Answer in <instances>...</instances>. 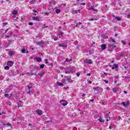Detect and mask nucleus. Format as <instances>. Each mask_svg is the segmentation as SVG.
Wrapping results in <instances>:
<instances>
[{
	"instance_id": "f257e3e1",
	"label": "nucleus",
	"mask_w": 130,
	"mask_h": 130,
	"mask_svg": "<svg viewBox=\"0 0 130 130\" xmlns=\"http://www.w3.org/2000/svg\"><path fill=\"white\" fill-rule=\"evenodd\" d=\"M65 71V74H71L75 72V67H69L68 68H63Z\"/></svg>"
},
{
	"instance_id": "f03ea898",
	"label": "nucleus",
	"mask_w": 130,
	"mask_h": 130,
	"mask_svg": "<svg viewBox=\"0 0 130 130\" xmlns=\"http://www.w3.org/2000/svg\"><path fill=\"white\" fill-rule=\"evenodd\" d=\"M72 77H64L62 80V83L63 84H67L68 83H72Z\"/></svg>"
},
{
	"instance_id": "7ed1b4c3",
	"label": "nucleus",
	"mask_w": 130,
	"mask_h": 130,
	"mask_svg": "<svg viewBox=\"0 0 130 130\" xmlns=\"http://www.w3.org/2000/svg\"><path fill=\"white\" fill-rule=\"evenodd\" d=\"M84 62L85 63H88V64H92V63H93V62H92V60L90 59H86L84 61Z\"/></svg>"
},
{
	"instance_id": "20e7f679",
	"label": "nucleus",
	"mask_w": 130,
	"mask_h": 130,
	"mask_svg": "<svg viewBox=\"0 0 130 130\" xmlns=\"http://www.w3.org/2000/svg\"><path fill=\"white\" fill-rule=\"evenodd\" d=\"M60 102L61 105H62L63 106H67V105H68V102L65 100H61Z\"/></svg>"
},
{
	"instance_id": "39448f33",
	"label": "nucleus",
	"mask_w": 130,
	"mask_h": 130,
	"mask_svg": "<svg viewBox=\"0 0 130 130\" xmlns=\"http://www.w3.org/2000/svg\"><path fill=\"white\" fill-rule=\"evenodd\" d=\"M13 65H14V61H8L7 62V66H8V67H10V68L13 67Z\"/></svg>"
},
{
	"instance_id": "423d86ee",
	"label": "nucleus",
	"mask_w": 130,
	"mask_h": 130,
	"mask_svg": "<svg viewBox=\"0 0 130 130\" xmlns=\"http://www.w3.org/2000/svg\"><path fill=\"white\" fill-rule=\"evenodd\" d=\"M15 53H16V52L14 51L10 50L9 52H8V55H9V56H13V55H14Z\"/></svg>"
},
{
	"instance_id": "0eeeda50",
	"label": "nucleus",
	"mask_w": 130,
	"mask_h": 130,
	"mask_svg": "<svg viewBox=\"0 0 130 130\" xmlns=\"http://www.w3.org/2000/svg\"><path fill=\"white\" fill-rule=\"evenodd\" d=\"M54 10L55 11L56 14H59V13L61 12V11L60 10V8H59L55 7Z\"/></svg>"
},
{
	"instance_id": "6e6552de",
	"label": "nucleus",
	"mask_w": 130,
	"mask_h": 130,
	"mask_svg": "<svg viewBox=\"0 0 130 130\" xmlns=\"http://www.w3.org/2000/svg\"><path fill=\"white\" fill-rule=\"evenodd\" d=\"M58 46H59V47H64V48H66L68 46L67 45V44L64 43V44H59Z\"/></svg>"
},
{
	"instance_id": "1a4fd4ad",
	"label": "nucleus",
	"mask_w": 130,
	"mask_h": 130,
	"mask_svg": "<svg viewBox=\"0 0 130 130\" xmlns=\"http://www.w3.org/2000/svg\"><path fill=\"white\" fill-rule=\"evenodd\" d=\"M37 44H38V45H40V46H44V43H43V42L41 41V42H37Z\"/></svg>"
},
{
	"instance_id": "9d476101",
	"label": "nucleus",
	"mask_w": 130,
	"mask_h": 130,
	"mask_svg": "<svg viewBox=\"0 0 130 130\" xmlns=\"http://www.w3.org/2000/svg\"><path fill=\"white\" fill-rule=\"evenodd\" d=\"M32 20H34V21H37L38 22H39V21H40L39 16H36V17H32Z\"/></svg>"
},
{
	"instance_id": "9b49d317",
	"label": "nucleus",
	"mask_w": 130,
	"mask_h": 130,
	"mask_svg": "<svg viewBox=\"0 0 130 130\" xmlns=\"http://www.w3.org/2000/svg\"><path fill=\"white\" fill-rule=\"evenodd\" d=\"M37 113H38V115H42V110L40 109L37 110Z\"/></svg>"
},
{
	"instance_id": "f8f14e48",
	"label": "nucleus",
	"mask_w": 130,
	"mask_h": 130,
	"mask_svg": "<svg viewBox=\"0 0 130 130\" xmlns=\"http://www.w3.org/2000/svg\"><path fill=\"white\" fill-rule=\"evenodd\" d=\"M35 59H36V61H38V62H40V61H41V58L39 57H35Z\"/></svg>"
},
{
	"instance_id": "ddd939ff",
	"label": "nucleus",
	"mask_w": 130,
	"mask_h": 130,
	"mask_svg": "<svg viewBox=\"0 0 130 130\" xmlns=\"http://www.w3.org/2000/svg\"><path fill=\"white\" fill-rule=\"evenodd\" d=\"M117 68H118V65L117 64H114L112 70H115V69H117Z\"/></svg>"
},
{
	"instance_id": "4468645a",
	"label": "nucleus",
	"mask_w": 130,
	"mask_h": 130,
	"mask_svg": "<svg viewBox=\"0 0 130 130\" xmlns=\"http://www.w3.org/2000/svg\"><path fill=\"white\" fill-rule=\"evenodd\" d=\"M57 86L58 87H61V86H63V84H62V83L61 82H57Z\"/></svg>"
},
{
	"instance_id": "2eb2a0df",
	"label": "nucleus",
	"mask_w": 130,
	"mask_h": 130,
	"mask_svg": "<svg viewBox=\"0 0 130 130\" xmlns=\"http://www.w3.org/2000/svg\"><path fill=\"white\" fill-rule=\"evenodd\" d=\"M121 104L123 105L124 107H126V106H128V105H129V103H126V104H125L124 102H122Z\"/></svg>"
},
{
	"instance_id": "dca6fc26",
	"label": "nucleus",
	"mask_w": 130,
	"mask_h": 130,
	"mask_svg": "<svg viewBox=\"0 0 130 130\" xmlns=\"http://www.w3.org/2000/svg\"><path fill=\"white\" fill-rule=\"evenodd\" d=\"M12 15H17L18 14V11L17 10H14L12 11L11 12Z\"/></svg>"
},
{
	"instance_id": "f3484780",
	"label": "nucleus",
	"mask_w": 130,
	"mask_h": 130,
	"mask_svg": "<svg viewBox=\"0 0 130 130\" xmlns=\"http://www.w3.org/2000/svg\"><path fill=\"white\" fill-rule=\"evenodd\" d=\"M101 47H102V50H104V49H106V45L103 44L102 45Z\"/></svg>"
},
{
	"instance_id": "a211bd4d",
	"label": "nucleus",
	"mask_w": 130,
	"mask_h": 130,
	"mask_svg": "<svg viewBox=\"0 0 130 130\" xmlns=\"http://www.w3.org/2000/svg\"><path fill=\"white\" fill-rule=\"evenodd\" d=\"M91 10H92V11H94V12H97V10L95 9H94L93 7L88 8V11H91Z\"/></svg>"
},
{
	"instance_id": "6ab92c4d",
	"label": "nucleus",
	"mask_w": 130,
	"mask_h": 130,
	"mask_svg": "<svg viewBox=\"0 0 130 130\" xmlns=\"http://www.w3.org/2000/svg\"><path fill=\"white\" fill-rule=\"evenodd\" d=\"M27 87L28 88V91H27V93L31 95V93L30 92V89H31V86L30 85H27Z\"/></svg>"
},
{
	"instance_id": "aec40b11",
	"label": "nucleus",
	"mask_w": 130,
	"mask_h": 130,
	"mask_svg": "<svg viewBox=\"0 0 130 130\" xmlns=\"http://www.w3.org/2000/svg\"><path fill=\"white\" fill-rule=\"evenodd\" d=\"M112 90L114 92V93H116V92L118 91V89L116 88H113Z\"/></svg>"
},
{
	"instance_id": "412c9836",
	"label": "nucleus",
	"mask_w": 130,
	"mask_h": 130,
	"mask_svg": "<svg viewBox=\"0 0 130 130\" xmlns=\"http://www.w3.org/2000/svg\"><path fill=\"white\" fill-rule=\"evenodd\" d=\"M45 74V73L44 72H40L39 73V76H40V77H43V76H44Z\"/></svg>"
},
{
	"instance_id": "4be33fe9",
	"label": "nucleus",
	"mask_w": 130,
	"mask_h": 130,
	"mask_svg": "<svg viewBox=\"0 0 130 130\" xmlns=\"http://www.w3.org/2000/svg\"><path fill=\"white\" fill-rule=\"evenodd\" d=\"M72 13L73 14H78V13L81 12H80V10H73Z\"/></svg>"
},
{
	"instance_id": "5701e85b",
	"label": "nucleus",
	"mask_w": 130,
	"mask_h": 130,
	"mask_svg": "<svg viewBox=\"0 0 130 130\" xmlns=\"http://www.w3.org/2000/svg\"><path fill=\"white\" fill-rule=\"evenodd\" d=\"M99 89H100V87L99 86H97V87L93 88V90L94 91H98V90H99Z\"/></svg>"
},
{
	"instance_id": "b1692460",
	"label": "nucleus",
	"mask_w": 130,
	"mask_h": 130,
	"mask_svg": "<svg viewBox=\"0 0 130 130\" xmlns=\"http://www.w3.org/2000/svg\"><path fill=\"white\" fill-rule=\"evenodd\" d=\"M110 47H112V48H115L116 47V46L115 45H112L111 43V44H110Z\"/></svg>"
},
{
	"instance_id": "393cba45",
	"label": "nucleus",
	"mask_w": 130,
	"mask_h": 130,
	"mask_svg": "<svg viewBox=\"0 0 130 130\" xmlns=\"http://www.w3.org/2000/svg\"><path fill=\"white\" fill-rule=\"evenodd\" d=\"M102 38H103V39H108V37H107V36H106V35H103Z\"/></svg>"
},
{
	"instance_id": "a878e982",
	"label": "nucleus",
	"mask_w": 130,
	"mask_h": 130,
	"mask_svg": "<svg viewBox=\"0 0 130 130\" xmlns=\"http://www.w3.org/2000/svg\"><path fill=\"white\" fill-rule=\"evenodd\" d=\"M66 61H67V62H71V61H72V59L67 58L66 60Z\"/></svg>"
},
{
	"instance_id": "bb28decb",
	"label": "nucleus",
	"mask_w": 130,
	"mask_h": 130,
	"mask_svg": "<svg viewBox=\"0 0 130 130\" xmlns=\"http://www.w3.org/2000/svg\"><path fill=\"white\" fill-rule=\"evenodd\" d=\"M5 70H10V67L9 66H6L5 68H4Z\"/></svg>"
},
{
	"instance_id": "cd10ccee",
	"label": "nucleus",
	"mask_w": 130,
	"mask_h": 130,
	"mask_svg": "<svg viewBox=\"0 0 130 130\" xmlns=\"http://www.w3.org/2000/svg\"><path fill=\"white\" fill-rule=\"evenodd\" d=\"M34 3H35V0H31L29 4L30 5H32V4H34Z\"/></svg>"
},
{
	"instance_id": "c85d7f7f",
	"label": "nucleus",
	"mask_w": 130,
	"mask_h": 130,
	"mask_svg": "<svg viewBox=\"0 0 130 130\" xmlns=\"http://www.w3.org/2000/svg\"><path fill=\"white\" fill-rule=\"evenodd\" d=\"M99 121H100V122H104V121H103V119H102V118H100L99 119Z\"/></svg>"
},
{
	"instance_id": "c756f323",
	"label": "nucleus",
	"mask_w": 130,
	"mask_h": 130,
	"mask_svg": "<svg viewBox=\"0 0 130 130\" xmlns=\"http://www.w3.org/2000/svg\"><path fill=\"white\" fill-rule=\"evenodd\" d=\"M44 67H45L44 64H41L40 66L41 69H44Z\"/></svg>"
},
{
	"instance_id": "7c9ffc66",
	"label": "nucleus",
	"mask_w": 130,
	"mask_h": 130,
	"mask_svg": "<svg viewBox=\"0 0 130 130\" xmlns=\"http://www.w3.org/2000/svg\"><path fill=\"white\" fill-rule=\"evenodd\" d=\"M116 19L117 21H120L121 20V18L119 17H116Z\"/></svg>"
},
{
	"instance_id": "2f4dec72",
	"label": "nucleus",
	"mask_w": 130,
	"mask_h": 130,
	"mask_svg": "<svg viewBox=\"0 0 130 130\" xmlns=\"http://www.w3.org/2000/svg\"><path fill=\"white\" fill-rule=\"evenodd\" d=\"M22 53H25L26 52V50L25 49H23L21 50Z\"/></svg>"
},
{
	"instance_id": "473e14b6",
	"label": "nucleus",
	"mask_w": 130,
	"mask_h": 130,
	"mask_svg": "<svg viewBox=\"0 0 130 130\" xmlns=\"http://www.w3.org/2000/svg\"><path fill=\"white\" fill-rule=\"evenodd\" d=\"M4 96L6 98H9V94H5Z\"/></svg>"
},
{
	"instance_id": "72a5a7b5",
	"label": "nucleus",
	"mask_w": 130,
	"mask_h": 130,
	"mask_svg": "<svg viewBox=\"0 0 130 130\" xmlns=\"http://www.w3.org/2000/svg\"><path fill=\"white\" fill-rule=\"evenodd\" d=\"M122 43L124 45H125V44H126V42L123 41H121Z\"/></svg>"
},
{
	"instance_id": "f704fd0d",
	"label": "nucleus",
	"mask_w": 130,
	"mask_h": 130,
	"mask_svg": "<svg viewBox=\"0 0 130 130\" xmlns=\"http://www.w3.org/2000/svg\"><path fill=\"white\" fill-rule=\"evenodd\" d=\"M63 89H64V90H68V89H69V86L64 87Z\"/></svg>"
},
{
	"instance_id": "c9c22d12",
	"label": "nucleus",
	"mask_w": 130,
	"mask_h": 130,
	"mask_svg": "<svg viewBox=\"0 0 130 130\" xmlns=\"http://www.w3.org/2000/svg\"><path fill=\"white\" fill-rule=\"evenodd\" d=\"M28 25H29V26H32L33 25V23L32 22H29Z\"/></svg>"
},
{
	"instance_id": "e433bc0d",
	"label": "nucleus",
	"mask_w": 130,
	"mask_h": 130,
	"mask_svg": "<svg viewBox=\"0 0 130 130\" xmlns=\"http://www.w3.org/2000/svg\"><path fill=\"white\" fill-rule=\"evenodd\" d=\"M80 5L81 6H85V5H86V4L85 3H80Z\"/></svg>"
},
{
	"instance_id": "4c0bfd02",
	"label": "nucleus",
	"mask_w": 130,
	"mask_h": 130,
	"mask_svg": "<svg viewBox=\"0 0 130 130\" xmlns=\"http://www.w3.org/2000/svg\"><path fill=\"white\" fill-rule=\"evenodd\" d=\"M115 78H116V79H119V76H115Z\"/></svg>"
},
{
	"instance_id": "58836bf2",
	"label": "nucleus",
	"mask_w": 130,
	"mask_h": 130,
	"mask_svg": "<svg viewBox=\"0 0 130 130\" xmlns=\"http://www.w3.org/2000/svg\"><path fill=\"white\" fill-rule=\"evenodd\" d=\"M45 61L46 63H47V64L48 63V61L47 60V59H45Z\"/></svg>"
},
{
	"instance_id": "ea45409f",
	"label": "nucleus",
	"mask_w": 130,
	"mask_h": 130,
	"mask_svg": "<svg viewBox=\"0 0 130 130\" xmlns=\"http://www.w3.org/2000/svg\"><path fill=\"white\" fill-rule=\"evenodd\" d=\"M58 38H56L54 39V41H57Z\"/></svg>"
},
{
	"instance_id": "a19ab883",
	"label": "nucleus",
	"mask_w": 130,
	"mask_h": 130,
	"mask_svg": "<svg viewBox=\"0 0 130 130\" xmlns=\"http://www.w3.org/2000/svg\"><path fill=\"white\" fill-rule=\"evenodd\" d=\"M104 82L106 83V84H108V81L105 80Z\"/></svg>"
},
{
	"instance_id": "79ce46f5",
	"label": "nucleus",
	"mask_w": 130,
	"mask_h": 130,
	"mask_svg": "<svg viewBox=\"0 0 130 130\" xmlns=\"http://www.w3.org/2000/svg\"><path fill=\"white\" fill-rule=\"evenodd\" d=\"M112 42H113L114 43H116V41H115V40H112Z\"/></svg>"
},
{
	"instance_id": "37998d69",
	"label": "nucleus",
	"mask_w": 130,
	"mask_h": 130,
	"mask_svg": "<svg viewBox=\"0 0 130 130\" xmlns=\"http://www.w3.org/2000/svg\"><path fill=\"white\" fill-rule=\"evenodd\" d=\"M106 90H110V88H109V86H108V87L106 88Z\"/></svg>"
},
{
	"instance_id": "c03bdc74",
	"label": "nucleus",
	"mask_w": 130,
	"mask_h": 130,
	"mask_svg": "<svg viewBox=\"0 0 130 130\" xmlns=\"http://www.w3.org/2000/svg\"><path fill=\"white\" fill-rule=\"evenodd\" d=\"M76 75H77V77H80V73H77L76 74Z\"/></svg>"
},
{
	"instance_id": "a18cd8bd",
	"label": "nucleus",
	"mask_w": 130,
	"mask_h": 130,
	"mask_svg": "<svg viewBox=\"0 0 130 130\" xmlns=\"http://www.w3.org/2000/svg\"><path fill=\"white\" fill-rule=\"evenodd\" d=\"M127 18H128V19H129L130 18V14L128 15L127 16Z\"/></svg>"
},
{
	"instance_id": "49530a36",
	"label": "nucleus",
	"mask_w": 130,
	"mask_h": 130,
	"mask_svg": "<svg viewBox=\"0 0 130 130\" xmlns=\"http://www.w3.org/2000/svg\"><path fill=\"white\" fill-rule=\"evenodd\" d=\"M60 34L61 35H63V32L62 31H60Z\"/></svg>"
},
{
	"instance_id": "de8ad7c7",
	"label": "nucleus",
	"mask_w": 130,
	"mask_h": 130,
	"mask_svg": "<svg viewBox=\"0 0 130 130\" xmlns=\"http://www.w3.org/2000/svg\"><path fill=\"white\" fill-rule=\"evenodd\" d=\"M90 102H94V100H90Z\"/></svg>"
},
{
	"instance_id": "09e8293b",
	"label": "nucleus",
	"mask_w": 130,
	"mask_h": 130,
	"mask_svg": "<svg viewBox=\"0 0 130 130\" xmlns=\"http://www.w3.org/2000/svg\"><path fill=\"white\" fill-rule=\"evenodd\" d=\"M4 25H8V22L3 23Z\"/></svg>"
},
{
	"instance_id": "8fccbe9b",
	"label": "nucleus",
	"mask_w": 130,
	"mask_h": 130,
	"mask_svg": "<svg viewBox=\"0 0 130 130\" xmlns=\"http://www.w3.org/2000/svg\"><path fill=\"white\" fill-rule=\"evenodd\" d=\"M28 126H32V124L29 123L28 124Z\"/></svg>"
},
{
	"instance_id": "3c124183",
	"label": "nucleus",
	"mask_w": 130,
	"mask_h": 130,
	"mask_svg": "<svg viewBox=\"0 0 130 130\" xmlns=\"http://www.w3.org/2000/svg\"><path fill=\"white\" fill-rule=\"evenodd\" d=\"M123 93H125V94H127V92H126V91L125 90L123 91Z\"/></svg>"
},
{
	"instance_id": "603ef678",
	"label": "nucleus",
	"mask_w": 130,
	"mask_h": 130,
	"mask_svg": "<svg viewBox=\"0 0 130 130\" xmlns=\"http://www.w3.org/2000/svg\"><path fill=\"white\" fill-rule=\"evenodd\" d=\"M33 12H34L35 13H37V14H38L37 11L36 10H34Z\"/></svg>"
},
{
	"instance_id": "864d4df0",
	"label": "nucleus",
	"mask_w": 130,
	"mask_h": 130,
	"mask_svg": "<svg viewBox=\"0 0 130 130\" xmlns=\"http://www.w3.org/2000/svg\"><path fill=\"white\" fill-rule=\"evenodd\" d=\"M89 21H94V19L91 18V19H89Z\"/></svg>"
},
{
	"instance_id": "5fc2aeb1",
	"label": "nucleus",
	"mask_w": 130,
	"mask_h": 130,
	"mask_svg": "<svg viewBox=\"0 0 130 130\" xmlns=\"http://www.w3.org/2000/svg\"><path fill=\"white\" fill-rule=\"evenodd\" d=\"M8 30H9V29H6V30H5V33H7Z\"/></svg>"
},
{
	"instance_id": "6e6d98bb",
	"label": "nucleus",
	"mask_w": 130,
	"mask_h": 130,
	"mask_svg": "<svg viewBox=\"0 0 130 130\" xmlns=\"http://www.w3.org/2000/svg\"><path fill=\"white\" fill-rule=\"evenodd\" d=\"M88 83H89V84H92V81H88Z\"/></svg>"
},
{
	"instance_id": "4d7b16f0",
	"label": "nucleus",
	"mask_w": 130,
	"mask_h": 130,
	"mask_svg": "<svg viewBox=\"0 0 130 130\" xmlns=\"http://www.w3.org/2000/svg\"><path fill=\"white\" fill-rule=\"evenodd\" d=\"M84 96H86V94H85V93H83V94H82V97H84Z\"/></svg>"
},
{
	"instance_id": "13d9d810",
	"label": "nucleus",
	"mask_w": 130,
	"mask_h": 130,
	"mask_svg": "<svg viewBox=\"0 0 130 130\" xmlns=\"http://www.w3.org/2000/svg\"><path fill=\"white\" fill-rule=\"evenodd\" d=\"M103 105H105V103L104 102H102Z\"/></svg>"
},
{
	"instance_id": "bf43d9fd",
	"label": "nucleus",
	"mask_w": 130,
	"mask_h": 130,
	"mask_svg": "<svg viewBox=\"0 0 130 130\" xmlns=\"http://www.w3.org/2000/svg\"><path fill=\"white\" fill-rule=\"evenodd\" d=\"M30 59H32V58H33V56H30Z\"/></svg>"
},
{
	"instance_id": "052dcab7",
	"label": "nucleus",
	"mask_w": 130,
	"mask_h": 130,
	"mask_svg": "<svg viewBox=\"0 0 130 130\" xmlns=\"http://www.w3.org/2000/svg\"><path fill=\"white\" fill-rule=\"evenodd\" d=\"M87 76H91V74L90 73L87 74Z\"/></svg>"
},
{
	"instance_id": "680f3d73",
	"label": "nucleus",
	"mask_w": 130,
	"mask_h": 130,
	"mask_svg": "<svg viewBox=\"0 0 130 130\" xmlns=\"http://www.w3.org/2000/svg\"><path fill=\"white\" fill-rule=\"evenodd\" d=\"M7 125H11L10 123H7Z\"/></svg>"
},
{
	"instance_id": "e2e57ef3",
	"label": "nucleus",
	"mask_w": 130,
	"mask_h": 130,
	"mask_svg": "<svg viewBox=\"0 0 130 130\" xmlns=\"http://www.w3.org/2000/svg\"><path fill=\"white\" fill-rule=\"evenodd\" d=\"M43 28H46V26H45V24L44 25V26H43Z\"/></svg>"
},
{
	"instance_id": "0e129e2a",
	"label": "nucleus",
	"mask_w": 130,
	"mask_h": 130,
	"mask_svg": "<svg viewBox=\"0 0 130 130\" xmlns=\"http://www.w3.org/2000/svg\"><path fill=\"white\" fill-rule=\"evenodd\" d=\"M109 128H110V129H111V128H112V127H111V126H110Z\"/></svg>"
},
{
	"instance_id": "69168bd1",
	"label": "nucleus",
	"mask_w": 130,
	"mask_h": 130,
	"mask_svg": "<svg viewBox=\"0 0 130 130\" xmlns=\"http://www.w3.org/2000/svg\"><path fill=\"white\" fill-rule=\"evenodd\" d=\"M104 75H105V76H107V73H104Z\"/></svg>"
},
{
	"instance_id": "338daca9",
	"label": "nucleus",
	"mask_w": 130,
	"mask_h": 130,
	"mask_svg": "<svg viewBox=\"0 0 130 130\" xmlns=\"http://www.w3.org/2000/svg\"><path fill=\"white\" fill-rule=\"evenodd\" d=\"M106 121H109V119H106Z\"/></svg>"
},
{
	"instance_id": "774afa93",
	"label": "nucleus",
	"mask_w": 130,
	"mask_h": 130,
	"mask_svg": "<svg viewBox=\"0 0 130 130\" xmlns=\"http://www.w3.org/2000/svg\"><path fill=\"white\" fill-rule=\"evenodd\" d=\"M128 45H129V46H130V43H128Z\"/></svg>"
}]
</instances>
